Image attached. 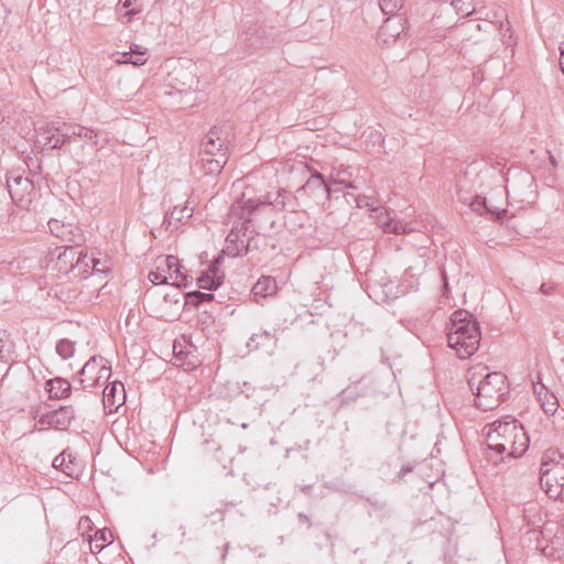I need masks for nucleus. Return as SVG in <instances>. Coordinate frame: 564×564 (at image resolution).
<instances>
[{"label": "nucleus", "instance_id": "dca6fc26", "mask_svg": "<svg viewBox=\"0 0 564 564\" xmlns=\"http://www.w3.org/2000/svg\"><path fill=\"white\" fill-rule=\"evenodd\" d=\"M174 362L185 371H192L200 365V360L195 351H178L174 355Z\"/></svg>", "mask_w": 564, "mask_h": 564}, {"label": "nucleus", "instance_id": "1a4fd4ad", "mask_svg": "<svg viewBox=\"0 0 564 564\" xmlns=\"http://www.w3.org/2000/svg\"><path fill=\"white\" fill-rule=\"evenodd\" d=\"M200 162L206 174H218L227 162L226 150L217 148L215 155H202Z\"/></svg>", "mask_w": 564, "mask_h": 564}, {"label": "nucleus", "instance_id": "39448f33", "mask_svg": "<svg viewBox=\"0 0 564 564\" xmlns=\"http://www.w3.org/2000/svg\"><path fill=\"white\" fill-rule=\"evenodd\" d=\"M149 279L153 284H171L176 288L186 286L188 283L187 275L181 270L178 259L173 256L156 258Z\"/></svg>", "mask_w": 564, "mask_h": 564}, {"label": "nucleus", "instance_id": "9d476101", "mask_svg": "<svg viewBox=\"0 0 564 564\" xmlns=\"http://www.w3.org/2000/svg\"><path fill=\"white\" fill-rule=\"evenodd\" d=\"M47 423L57 430H66L73 420V411L69 408H59L46 414Z\"/></svg>", "mask_w": 564, "mask_h": 564}, {"label": "nucleus", "instance_id": "a211bd4d", "mask_svg": "<svg viewBox=\"0 0 564 564\" xmlns=\"http://www.w3.org/2000/svg\"><path fill=\"white\" fill-rule=\"evenodd\" d=\"M148 61L145 52L131 51L124 53H118L116 63L118 64H132L134 66L144 65Z\"/></svg>", "mask_w": 564, "mask_h": 564}, {"label": "nucleus", "instance_id": "412c9836", "mask_svg": "<svg viewBox=\"0 0 564 564\" xmlns=\"http://www.w3.org/2000/svg\"><path fill=\"white\" fill-rule=\"evenodd\" d=\"M217 148L225 149L223 143L219 140L209 139L205 145L202 155H215Z\"/></svg>", "mask_w": 564, "mask_h": 564}, {"label": "nucleus", "instance_id": "6ab92c4d", "mask_svg": "<svg viewBox=\"0 0 564 564\" xmlns=\"http://www.w3.org/2000/svg\"><path fill=\"white\" fill-rule=\"evenodd\" d=\"M122 8L126 9L123 17L127 18V22H129L133 14L141 12L142 3L141 0H120Z\"/></svg>", "mask_w": 564, "mask_h": 564}, {"label": "nucleus", "instance_id": "ddd939ff", "mask_svg": "<svg viewBox=\"0 0 564 564\" xmlns=\"http://www.w3.org/2000/svg\"><path fill=\"white\" fill-rule=\"evenodd\" d=\"M223 282V274L219 272L216 265L209 268L202 274L197 283L200 289L213 290L217 289Z\"/></svg>", "mask_w": 564, "mask_h": 564}, {"label": "nucleus", "instance_id": "a878e982", "mask_svg": "<svg viewBox=\"0 0 564 564\" xmlns=\"http://www.w3.org/2000/svg\"><path fill=\"white\" fill-rule=\"evenodd\" d=\"M98 267H100L99 261H94V269L99 271L100 269Z\"/></svg>", "mask_w": 564, "mask_h": 564}, {"label": "nucleus", "instance_id": "5701e85b", "mask_svg": "<svg viewBox=\"0 0 564 564\" xmlns=\"http://www.w3.org/2000/svg\"><path fill=\"white\" fill-rule=\"evenodd\" d=\"M558 64H560V67H561L562 72L564 73V40L560 44Z\"/></svg>", "mask_w": 564, "mask_h": 564}, {"label": "nucleus", "instance_id": "7ed1b4c3", "mask_svg": "<svg viewBox=\"0 0 564 564\" xmlns=\"http://www.w3.org/2000/svg\"><path fill=\"white\" fill-rule=\"evenodd\" d=\"M469 386L475 397V405L482 411L496 409L509 392L508 378L500 371L486 375L474 372Z\"/></svg>", "mask_w": 564, "mask_h": 564}, {"label": "nucleus", "instance_id": "aec40b11", "mask_svg": "<svg viewBox=\"0 0 564 564\" xmlns=\"http://www.w3.org/2000/svg\"><path fill=\"white\" fill-rule=\"evenodd\" d=\"M213 295L208 293L202 292H191L186 294V304H192L194 306L198 305L203 301H212Z\"/></svg>", "mask_w": 564, "mask_h": 564}, {"label": "nucleus", "instance_id": "2eb2a0df", "mask_svg": "<svg viewBox=\"0 0 564 564\" xmlns=\"http://www.w3.org/2000/svg\"><path fill=\"white\" fill-rule=\"evenodd\" d=\"M534 391L541 400V406L547 414H554L557 410L558 402L553 393H550L543 384L534 386Z\"/></svg>", "mask_w": 564, "mask_h": 564}, {"label": "nucleus", "instance_id": "20e7f679", "mask_svg": "<svg viewBox=\"0 0 564 564\" xmlns=\"http://www.w3.org/2000/svg\"><path fill=\"white\" fill-rule=\"evenodd\" d=\"M540 473L544 492L550 498L564 502V453L554 448L545 451Z\"/></svg>", "mask_w": 564, "mask_h": 564}, {"label": "nucleus", "instance_id": "393cba45", "mask_svg": "<svg viewBox=\"0 0 564 564\" xmlns=\"http://www.w3.org/2000/svg\"><path fill=\"white\" fill-rule=\"evenodd\" d=\"M386 230L393 231V232H399V229H398L397 225L393 228H391V229L390 228H386Z\"/></svg>", "mask_w": 564, "mask_h": 564}, {"label": "nucleus", "instance_id": "f3484780", "mask_svg": "<svg viewBox=\"0 0 564 564\" xmlns=\"http://www.w3.org/2000/svg\"><path fill=\"white\" fill-rule=\"evenodd\" d=\"M47 391L51 398L62 399L69 394L70 384L62 378H55L47 382Z\"/></svg>", "mask_w": 564, "mask_h": 564}, {"label": "nucleus", "instance_id": "f257e3e1", "mask_svg": "<svg viewBox=\"0 0 564 564\" xmlns=\"http://www.w3.org/2000/svg\"><path fill=\"white\" fill-rule=\"evenodd\" d=\"M486 440L489 451L499 455L501 460L522 456L530 443L524 426L518 420L510 417L488 425Z\"/></svg>", "mask_w": 564, "mask_h": 564}, {"label": "nucleus", "instance_id": "423d86ee", "mask_svg": "<svg viewBox=\"0 0 564 564\" xmlns=\"http://www.w3.org/2000/svg\"><path fill=\"white\" fill-rule=\"evenodd\" d=\"M111 373L108 361L102 357H93L80 371V383L90 389L109 379Z\"/></svg>", "mask_w": 564, "mask_h": 564}, {"label": "nucleus", "instance_id": "4be33fe9", "mask_svg": "<svg viewBox=\"0 0 564 564\" xmlns=\"http://www.w3.org/2000/svg\"><path fill=\"white\" fill-rule=\"evenodd\" d=\"M78 529L83 534H88L93 530V522L88 517H82L78 522Z\"/></svg>", "mask_w": 564, "mask_h": 564}, {"label": "nucleus", "instance_id": "f8f14e48", "mask_svg": "<svg viewBox=\"0 0 564 564\" xmlns=\"http://www.w3.org/2000/svg\"><path fill=\"white\" fill-rule=\"evenodd\" d=\"M252 292L256 297L265 299L278 292V284L274 279L270 276H262L253 285Z\"/></svg>", "mask_w": 564, "mask_h": 564}, {"label": "nucleus", "instance_id": "bb28decb", "mask_svg": "<svg viewBox=\"0 0 564 564\" xmlns=\"http://www.w3.org/2000/svg\"><path fill=\"white\" fill-rule=\"evenodd\" d=\"M98 267H100L99 261H94V269L99 271L100 269Z\"/></svg>", "mask_w": 564, "mask_h": 564}, {"label": "nucleus", "instance_id": "b1692460", "mask_svg": "<svg viewBox=\"0 0 564 564\" xmlns=\"http://www.w3.org/2000/svg\"><path fill=\"white\" fill-rule=\"evenodd\" d=\"M180 295H181V293H180V292H175V293L172 295V297L174 299V301H173V302H174V304H176V305H178V304H180V299H178V297H180Z\"/></svg>", "mask_w": 564, "mask_h": 564}, {"label": "nucleus", "instance_id": "0eeeda50", "mask_svg": "<svg viewBox=\"0 0 564 564\" xmlns=\"http://www.w3.org/2000/svg\"><path fill=\"white\" fill-rule=\"evenodd\" d=\"M126 390L123 383L113 381L104 390V405L109 413H113L124 403Z\"/></svg>", "mask_w": 564, "mask_h": 564}, {"label": "nucleus", "instance_id": "6e6552de", "mask_svg": "<svg viewBox=\"0 0 564 564\" xmlns=\"http://www.w3.org/2000/svg\"><path fill=\"white\" fill-rule=\"evenodd\" d=\"M53 466L70 477H77L82 471L80 460L66 451L54 458Z\"/></svg>", "mask_w": 564, "mask_h": 564}, {"label": "nucleus", "instance_id": "9b49d317", "mask_svg": "<svg viewBox=\"0 0 564 564\" xmlns=\"http://www.w3.org/2000/svg\"><path fill=\"white\" fill-rule=\"evenodd\" d=\"M564 551V527L557 529L550 540V544L542 547V552L547 557H560Z\"/></svg>", "mask_w": 564, "mask_h": 564}, {"label": "nucleus", "instance_id": "4468645a", "mask_svg": "<svg viewBox=\"0 0 564 564\" xmlns=\"http://www.w3.org/2000/svg\"><path fill=\"white\" fill-rule=\"evenodd\" d=\"M113 535L110 530L101 529L95 532L94 535H88V542L91 552H100L104 547L112 543Z\"/></svg>", "mask_w": 564, "mask_h": 564}, {"label": "nucleus", "instance_id": "cd10ccee", "mask_svg": "<svg viewBox=\"0 0 564 564\" xmlns=\"http://www.w3.org/2000/svg\"><path fill=\"white\" fill-rule=\"evenodd\" d=\"M169 299H170V302H173V301H174V299L172 297V295L166 294V295H165V300L167 301Z\"/></svg>", "mask_w": 564, "mask_h": 564}, {"label": "nucleus", "instance_id": "f03ea898", "mask_svg": "<svg viewBox=\"0 0 564 564\" xmlns=\"http://www.w3.org/2000/svg\"><path fill=\"white\" fill-rule=\"evenodd\" d=\"M481 333L477 321L466 311H455L447 328V345L460 359L471 357L479 348Z\"/></svg>", "mask_w": 564, "mask_h": 564}]
</instances>
